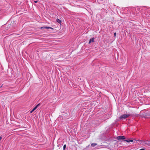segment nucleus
Instances as JSON below:
<instances>
[{
    "instance_id": "f257e3e1",
    "label": "nucleus",
    "mask_w": 150,
    "mask_h": 150,
    "mask_svg": "<svg viewBox=\"0 0 150 150\" xmlns=\"http://www.w3.org/2000/svg\"><path fill=\"white\" fill-rule=\"evenodd\" d=\"M131 115V114H124L121 115L120 117V119H126L129 116Z\"/></svg>"
},
{
    "instance_id": "f03ea898",
    "label": "nucleus",
    "mask_w": 150,
    "mask_h": 150,
    "mask_svg": "<svg viewBox=\"0 0 150 150\" xmlns=\"http://www.w3.org/2000/svg\"><path fill=\"white\" fill-rule=\"evenodd\" d=\"M125 139V137L124 136H121L117 137V139L118 140H121V139Z\"/></svg>"
},
{
    "instance_id": "7ed1b4c3",
    "label": "nucleus",
    "mask_w": 150,
    "mask_h": 150,
    "mask_svg": "<svg viewBox=\"0 0 150 150\" xmlns=\"http://www.w3.org/2000/svg\"><path fill=\"white\" fill-rule=\"evenodd\" d=\"M141 114L140 115L144 117H145L146 116L149 115L150 116V112L148 114H146L145 113H143L142 115L141 114V113H140Z\"/></svg>"
},
{
    "instance_id": "20e7f679",
    "label": "nucleus",
    "mask_w": 150,
    "mask_h": 150,
    "mask_svg": "<svg viewBox=\"0 0 150 150\" xmlns=\"http://www.w3.org/2000/svg\"><path fill=\"white\" fill-rule=\"evenodd\" d=\"M144 143L145 144L149 146H150V143H149V141H144Z\"/></svg>"
},
{
    "instance_id": "39448f33",
    "label": "nucleus",
    "mask_w": 150,
    "mask_h": 150,
    "mask_svg": "<svg viewBox=\"0 0 150 150\" xmlns=\"http://www.w3.org/2000/svg\"><path fill=\"white\" fill-rule=\"evenodd\" d=\"M40 103H39L36 106H35L32 110H33L34 111L37 108L40 106Z\"/></svg>"
},
{
    "instance_id": "423d86ee",
    "label": "nucleus",
    "mask_w": 150,
    "mask_h": 150,
    "mask_svg": "<svg viewBox=\"0 0 150 150\" xmlns=\"http://www.w3.org/2000/svg\"><path fill=\"white\" fill-rule=\"evenodd\" d=\"M94 38H92L90 39V40L89 42V43L90 44L92 42H93L94 41Z\"/></svg>"
},
{
    "instance_id": "0eeeda50",
    "label": "nucleus",
    "mask_w": 150,
    "mask_h": 150,
    "mask_svg": "<svg viewBox=\"0 0 150 150\" xmlns=\"http://www.w3.org/2000/svg\"><path fill=\"white\" fill-rule=\"evenodd\" d=\"M97 145V144L96 143H92L91 144V146H92V147H94V146H95L96 145Z\"/></svg>"
},
{
    "instance_id": "6e6552de",
    "label": "nucleus",
    "mask_w": 150,
    "mask_h": 150,
    "mask_svg": "<svg viewBox=\"0 0 150 150\" xmlns=\"http://www.w3.org/2000/svg\"><path fill=\"white\" fill-rule=\"evenodd\" d=\"M66 147V144H64L63 146L64 150L65 149Z\"/></svg>"
},
{
    "instance_id": "1a4fd4ad",
    "label": "nucleus",
    "mask_w": 150,
    "mask_h": 150,
    "mask_svg": "<svg viewBox=\"0 0 150 150\" xmlns=\"http://www.w3.org/2000/svg\"><path fill=\"white\" fill-rule=\"evenodd\" d=\"M57 21L59 23H60L61 22V21L59 19H57Z\"/></svg>"
},
{
    "instance_id": "9d476101",
    "label": "nucleus",
    "mask_w": 150,
    "mask_h": 150,
    "mask_svg": "<svg viewBox=\"0 0 150 150\" xmlns=\"http://www.w3.org/2000/svg\"><path fill=\"white\" fill-rule=\"evenodd\" d=\"M125 141L127 142H129V140H125Z\"/></svg>"
},
{
    "instance_id": "9b49d317",
    "label": "nucleus",
    "mask_w": 150,
    "mask_h": 150,
    "mask_svg": "<svg viewBox=\"0 0 150 150\" xmlns=\"http://www.w3.org/2000/svg\"><path fill=\"white\" fill-rule=\"evenodd\" d=\"M34 111L33 110H31L30 111V113H32Z\"/></svg>"
},
{
    "instance_id": "f8f14e48",
    "label": "nucleus",
    "mask_w": 150,
    "mask_h": 150,
    "mask_svg": "<svg viewBox=\"0 0 150 150\" xmlns=\"http://www.w3.org/2000/svg\"><path fill=\"white\" fill-rule=\"evenodd\" d=\"M133 141V140H129V142H132Z\"/></svg>"
},
{
    "instance_id": "ddd939ff",
    "label": "nucleus",
    "mask_w": 150,
    "mask_h": 150,
    "mask_svg": "<svg viewBox=\"0 0 150 150\" xmlns=\"http://www.w3.org/2000/svg\"><path fill=\"white\" fill-rule=\"evenodd\" d=\"M145 150L144 149H140L139 150Z\"/></svg>"
},
{
    "instance_id": "4468645a",
    "label": "nucleus",
    "mask_w": 150,
    "mask_h": 150,
    "mask_svg": "<svg viewBox=\"0 0 150 150\" xmlns=\"http://www.w3.org/2000/svg\"><path fill=\"white\" fill-rule=\"evenodd\" d=\"M2 138V137H0V141L1 140Z\"/></svg>"
},
{
    "instance_id": "2eb2a0df",
    "label": "nucleus",
    "mask_w": 150,
    "mask_h": 150,
    "mask_svg": "<svg viewBox=\"0 0 150 150\" xmlns=\"http://www.w3.org/2000/svg\"><path fill=\"white\" fill-rule=\"evenodd\" d=\"M116 33H115L114 34V36H116Z\"/></svg>"
},
{
    "instance_id": "dca6fc26",
    "label": "nucleus",
    "mask_w": 150,
    "mask_h": 150,
    "mask_svg": "<svg viewBox=\"0 0 150 150\" xmlns=\"http://www.w3.org/2000/svg\"><path fill=\"white\" fill-rule=\"evenodd\" d=\"M37 2H38L37 1H34V2L35 3H37Z\"/></svg>"
},
{
    "instance_id": "f3484780",
    "label": "nucleus",
    "mask_w": 150,
    "mask_h": 150,
    "mask_svg": "<svg viewBox=\"0 0 150 150\" xmlns=\"http://www.w3.org/2000/svg\"><path fill=\"white\" fill-rule=\"evenodd\" d=\"M48 28V27H45V28Z\"/></svg>"
},
{
    "instance_id": "a211bd4d",
    "label": "nucleus",
    "mask_w": 150,
    "mask_h": 150,
    "mask_svg": "<svg viewBox=\"0 0 150 150\" xmlns=\"http://www.w3.org/2000/svg\"><path fill=\"white\" fill-rule=\"evenodd\" d=\"M2 85L1 86H0V88H1V87H2Z\"/></svg>"
}]
</instances>
